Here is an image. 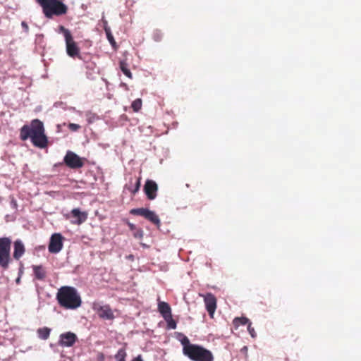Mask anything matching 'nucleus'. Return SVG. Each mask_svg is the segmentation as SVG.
<instances>
[{
	"mask_svg": "<svg viewBox=\"0 0 361 361\" xmlns=\"http://www.w3.org/2000/svg\"><path fill=\"white\" fill-rule=\"evenodd\" d=\"M20 139L22 141L30 139L34 146L41 149L48 145V138L45 135L44 124L37 118L32 120L29 125L26 124L21 127Z\"/></svg>",
	"mask_w": 361,
	"mask_h": 361,
	"instance_id": "nucleus-1",
	"label": "nucleus"
},
{
	"mask_svg": "<svg viewBox=\"0 0 361 361\" xmlns=\"http://www.w3.org/2000/svg\"><path fill=\"white\" fill-rule=\"evenodd\" d=\"M56 299L60 306L67 310L77 309L82 304L80 295L71 286L61 287L57 293Z\"/></svg>",
	"mask_w": 361,
	"mask_h": 361,
	"instance_id": "nucleus-2",
	"label": "nucleus"
},
{
	"mask_svg": "<svg viewBox=\"0 0 361 361\" xmlns=\"http://www.w3.org/2000/svg\"><path fill=\"white\" fill-rule=\"evenodd\" d=\"M36 2L42 7L47 18H51L54 16H63L68 12V6L61 0H36Z\"/></svg>",
	"mask_w": 361,
	"mask_h": 361,
	"instance_id": "nucleus-3",
	"label": "nucleus"
},
{
	"mask_svg": "<svg viewBox=\"0 0 361 361\" xmlns=\"http://www.w3.org/2000/svg\"><path fill=\"white\" fill-rule=\"evenodd\" d=\"M187 353L184 355L192 361H214L212 353L202 345L195 344L190 350H185Z\"/></svg>",
	"mask_w": 361,
	"mask_h": 361,
	"instance_id": "nucleus-4",
	"label": "nucleus"
},
{
	"mask_svg": "<svg viewBox=\"0 0 361 361\" xmlns=\"http://www.w3.org/2000/svg\"><path fill=\"white\" fill-rule=\"evenodd\" d=\"M58 32L63 35L67 54L71 58H80V48L74 41L71 31L63 25H59Z\"/></svg>",
	"mask_w": 361,
	"mask_h": 361,
	"instance_id": "nucleus-5",
	"label": "nucleus"
},
{
	"mask_svg": "<svg viewBox=\"0 0 361 361\" xmlns=\"http://www.w3.org/2000/svg\"><path fill=\"white\" fill-rule=\"evenodd\" d=\"M11 241L8 238H0V267L4 269H7L11 261Z\"/></svg>",
	"mask_w": 361,
	"mask_h": 361,
	"instance_id": "nucleus-6",
	"label": "nucleus"
},
{
	"mask_svg": "<svg viewBox=\"0 0 361 361\" xmlns=\"http://www.w3.org/2000/svg\"><path fill=\"white\" fill-rule=\"evenodd\" d=\"M92 310L99 318L105 320H113L115 318L114 311L109 305H102L99 302L92 304Z\"/></svg>",
	"mask_w": 361,
	"mask_h": 361,
	"instance_id": "nucleus-7",
	"label": "nucleus"
},
{
	"mask_svg": "<svg viewBox=\"0 0 361 361\" xmlns=\"http://www.w3.org/2000/svg\"><path fill=\"white\" fill-rule=\"evenodd\" d=\"M63 162L68 167L73 169H80L84 166V159L71 151L66 152L63 158Z\"/></svg>",
	"mask_w": 361,
	"mask_h": 361,
	"instance_id": "nucleus-8",
	"label": "nucleus"
},
{
	"mask_svg": "<svg viewBox=\"0 0 361 361\" xmlns=\"http://www.w3.org/2000/svg\"><path fill=\"white\" fill-rule=\"evenodd\" d=\"M67 219L70 220L72 224H81L85 221L87 218V213L82 212L80 209H73L71 212L66 215Z\"/></svg>",
	"mask_w": 361,
	"mask_h": 361,
	"instance_id": "nucleus-9",
	"label": "nucleus"
},
{
	"mask_svg": "<svg viewBox=\"0 0 361 361\" xmlns=\"http://www.w3.org/2000/svg\"><path fill=\"white\" fill-rule=\"evenodd\" d=\"M63 236L60 233H54L51 236L48 246L49 252L58 253L63 247Z\"/></svg>",
	"mask_w": 361,
	"mask_h": 361,
	"instance_id": "nucleus-10",
	"label": "nucleus"
},
{
	"mask_svg": "<svg viewBox=\"0 0 361 361\" xmlns=\"http://www.w3.org/2000/svg\"><path fill=\"white\" fill-rule=\"evenodd\" d=\"M158 185L155 181L152 180H147L144 185V192L150 200H153L157 195Z\"/></svg>",
	"mask_w": 361,
	"mask_h": 361,
	"instance_id": "nucleus-11",
	"label": "nucleus"
},
{
	"mask_svg": "<svg viewBox=\"0 0 361 361\" xmlns=\"http://www.w3.org/2000/svg\"><path fill=\"white\" fill-rule=\"evenodd\" d=\"M76 340L77 336L74 333L66 332L60 335L59 344L61 346L71 347L74 345Z\"/></svg>",
	"mask_w": 361,
	"mask_h": 361,
	"instance_id": "nucleus-12",
	"label": "nucleus"
},
{
	"mask_svg": "<svg viewBox=\"0 0 361 361\" xmlns=\"http://www.w3.org/2000/svg\"><path fill=\"white\" fill-rule=\"evenodd\" d=\"M204 301L209 314L212 317L216 308V299L212 293L204 295Z\"/></svg>",
	"mask_w": 361,
	"mask_h": 361,
	"instance_id": "nucleus-13",
	"label": "nucleus"
},
{
	"mask_svg": "<svg viewBox=\"0 0 361 361\" xmlns=\"http://www.w3.org/2000/svg\"><path fill=\"white\" fill-rule=\"evenodd\" d=\"M158 310L164 319L172 315L171 308L170 305L166 302H164V301L159 302Z\"/></svg>",
	"mask_w": 361,
	"mask_h": 361,
	"instance_id": "nucleus-14",
	"label": "nucleus"
},
{
	"mask_svg": "<svg viewBox=\"0 0 361 361\" xmlns=\"http://www.w3.org/2000/svg\"><path fill=\"white\" fill-rule=\"evenodd\" d=\"M32 270L35 277L37 280L43 281L47 276L45 269L42 265H33Z\"/></svg>",
	"mask_w": 361,
	"mask_h": 361,
	"instance_id": "nucleus-15",
	"label": "nucleus"
},
{
	"mask_svg": "<svg viewBox=\"0 0 361 361\" xmlns=\"http://www.w3.org/2000/svg\"><path fill=\"white\" fill-rule=\"evenodd\" d=\"M25 247L20 240H16L14 243L13 257L19 259L25 252Z\"/></svg>",
	"mask_w": 361,
	"mask_h": 361,
	"instance_id": "nucleus-16",
	"label": "nucleus"
},
{
	"mask_svg": "<svg viewBox=\"0 0 361 361\" xmlns=\"http://www.w3.org/2000/svg\"><path fill=\"white\" fill-rule=\"evenodd\" d=\"M145 219H147L154 225L159 226L160 224V220L159 216L156 214L154 212L151 211L149 209L147 211Z\"/></svg>",
	"mask_w": 361,
	"mask_h": 361,
	"instance_id": "nucleus-17",
	"label": "nucleus"
},
{
	"mask_svg": "<svg viewBox=\"0 0 361 361\" xmlns=\"http://www.w3.org/2000/svg\"><path fill=\"white\" fill-rule=\"evenodd\" d=\"M119 67L123 74L129 78L130 79L133 78V75L128 68V64L126 61H121L119 63Z\"/></svg>",
	"mask_w": 361,
	"mask_h": 361,
	"instance_id": "nucleus-18",
	"label": "nucleus"
},
{
	"mask_svg": "<svg viewBox=\"0 0 361 361\" xmlns=\"http://www.w3.org/2000/svg\"><path fill=\"white\" fill-rule=\"evenodd\" d=\"M37 332L39 338L47 340L49 337L51 329L47 327H43L38 329Z\"/></svg>",
	"mask_w": 361,
	"mask_h": 361,
	"instance_id": "nucleus-19",
	"label": "nucleus"
},
{
	"mask_svg": "<svg viewBox=\"0 0 361 361\" xmlns=\"http://www.w3.org/2000/svg\"><path fill=\"white\" fill-rule=\"evenodd\" d=\"M180 342H181V344L183 345V355L187 353V351L185 350L186 349L187 350H190V348L192 346H194L195 345V344L191 343L190 342V340L188 339V338L187 336H184L183 338L180 341Z\"/></svg>",
	"mask_w": 361,
	"mask_h": 361,
	"instance_id": "nucleus-20",
	"label": "nucleus"
},
{
	"mask_svg": "<svg viewBox=\"0 0 361 361\" xmlns=\"http://www.w3.org/2000/svg\"><path fill=\"white\" fill-rule=\"evenodd\" d=\"M148 210L149 209L147 208H137L131 209L130 213L133 215L141 216L145 218Z\"/></svg>",
	"mask_w": 361,
	"mask_h": 361,
	"instance_id": "nucleus-21",
	"label": "nucleus"
},
{
	"mask_svg": "<svg viewBox=\"0 0 361 361\" xmlns=\"http://www.w3.org/2000/svg\"><path fill=\"white\" fill-rule=\"evenodd\" d=\"M249 323V319L246 317H236L233 319V324L235 328L240 325H245Z\"/></svg>",
	"mask_w": 361,
	"mask_h": 361,
	"instance_id": "nucleus-22",
	"label": "nucleus"
},
{
	"mask_svg": "<svg viewBox=\"0 0 361 361\" xmlns=\"http://www.w3.org/2000/svg\"><path fill=\"white\" fill-rule=\"evenodd\" d=\"M104 31L106 32V37L108 39V40L109 41V42L114 45V44H116L115 42V40H114V38L111 34V29L109 27L107 26V22L105 21L104 22Z\"/></svg>",
	"mask_w": 361,
	"mask_h": 361,
	"instance_id": "nucleus-23",
	"label": "nucleus"
},
{
	"mask_svg": "<svg viewBox=\"0 0 361 361\" xmlns=\"http://www.w3.org/2000/svg\"><path fill=\"white\" fill-rule=\"evenodd\" d=\"M140 183H141V177H137L136 178V181L135 183V185L133 187H128V190L130 191V192L133 194V195H135L136 194L139 190H140Z\"/></svg>",
	"mask_w": 361,
	"mask_h": 361,
	"instance_id": "nucleus-24",
	"label": "nucleus"
},
{
	"mask_svg": "<svg viewBox=\"0 0 361 361\" xmlns=\"http://www.w3.org/2000/svg\"><path fill=\"white\" fill-rule=\"evenodd\" d=\"M167 324V329H176V322L173 319L172 315L164 318Z\"/></svg>",
	"mask_w": 361,
	"mask_h": 361,
	"instance_id": "nucleus-25",
	"label": "nucleus"
},
{
	"mask_svg": "<svg viewBox=\"0 0 361 361\" xmlns=\"http://www.w3.org/2000/svg\"><path fill=\"white\" fill-rule=\"evenodd\" d=\"M132 234L135 238L141 239L143 236V233L140 227H130Z\"/></svg>",
	"mask_w": 361,
	"mask_h": 361,
	"instance_id": "nucleus-26",
	"label": "nucleus"
},
{
	"mask_svg": "<svg viewBox=\"0 0 361 361\" xmlns=\"http://www.w3.org/2000/svg\"><path fill=\"white\" fill-rule=\"evenodd\" d=\"M126 353L123 348H121L118 350L115 355L116 361H126Z\"/></svg>",
	"mask_w": 361,
	"mask_h": 361,
	"instance_id": "nucleus-27",
	"label": "nucleus"
},
{
	"mask_svg": "<svg viewBox=\"0 0 361 361\" xmlns=\"http://www.w3.org/2000/svg\"><path fill=\"white\" fill-rule=\"evenodd\" d=\"M142 104V102L141 99H136L132 102L131 107L134 111L137 112L141 109Z\"/></svg>",
	"mask_w": 361,
	"mask_h": 361,
	"instance_id": "nucleus-28",
	"label": "nucleus"
},
{
	"mask_svg": "<svg viewBox=\"0 0 361 361\" xmlns=\"http://www.w3.org/2000/svg\"><path fill=\"white\" fill-rule=\"evenodd\" d=\"M247 330L252 338H255L257 336V333L255 332V329L251 326L250 323L248 324Z\"/></svg>",
	"mask_w": 361,
	"mask_h": 361,
	"instance_id": "nucleus-29",
	"label": "nucleus"
},
{
	"mask_svg": "<svg viewBox=\"0 0 361 361\" xmlns=\"http://www.w3.org/2000/svg\"><path fill=\"white\" fill-rule=\"evenodd\" d=\"M68 128L71 131H77L80 128V126L78 124H75V123H69Z\"/></svg>",
	"mask_w": 361,
	"mask_h": 361,
	"instance_id": "nucleus-30",
	"label": "nucleus"
},
{
	"mask_svg": "<svg viewBox=\"0 0 361 361\" xmlns=\"http://www.w3.org/2000/svg\"><path fill=\"white\" fill-rule=\"evenodd\" d=\"M21 25H22V27H23V29L25 30V32H28L29 27H28L27 24L25 21H23L21 23Z\"/></svg>",
	"mask_w": 361,
	"mask_h": 361,
	"instance_id": "nucleus-31",
	"label": "nucleus"
},
{
	"mask_svg": "<svg viewBox=\"0 0 361 361\" xmlns=\"http://www.w3.org/2000/svg\"><path fill=\"white\" fill-rule=\"evenodd\" d=\"M11 204L12 205V207L14 209H17L18 204L16 200L13 198L11 201Z\"/></svg>",
	"mask_w": 361,
	"mask_h": 361,
	"instance_id": "nucleus-32",
	"label": "nucleus"
},
{
	"mask_svg": "<svg viewBox=\"0 0 361 361\" xmlns=\"http://www.w3.org/2000/svg\"><path fill=\"white\" fill-rule=\"evenodd\" d=\"M98 358H99V361H104V354L103 353H99L98 355Z\"/></svg>",
	"mask_w": 361,
	"mask_h": 361,
	"instance_id": "nucleus-33",
	"label": "nucleus"
},
{
	"mask_svg": "<svg viewBox=\"0 0 361 361\" xmlns=\"http://www.w3.org/2000/svg\"><path fill=\"white\" fill-rule=\"evenodd\" d=\"M132 361H142V358H141V356H140V355H139V356H137V357H135V358L133 359V360H132Z\"/></svg>",
	"mask_w": 361,
	"mask_h": 361,
	"instance_id": "nucleus-34",
	"label": "nucleus"
},
{
	"mask_svg": "<svg viewBox=\"0 0 361 361\" xmlns=\"http://www.w3.org/2000/svg\"><path fill=\"white\" fill-rule=\"evenodd\" d=\"M241 351L245 353V354L247 353V346H244L242 349H241Z\"/></svg>",
	"mask_w": 361,
	"mask_h": 361,
	"instance_id": "nucleus-35",
	"label": "nucleus"
},
{
	"mask_svg": "<svg viewBox=\"0 0 361 361\" xmlns=\"http://www.w3.org/2000/svg\"><path fill=\"white\" fill-rule=\"evenodd\" d=\"M121 85H122L123 87H124L126 90H128V85H127L126 84H125V83H122V84H121Z\"/></svg>",
	"mask_w": 361,
	"mask_h": 361,
	"instance_id": "nucleus-36",
	"label": "nucleus"
},
{
	"mask_svg": "<svg viewBox=\"0 0 361 361\" xmlns=\"http://www.w3.org/2000/svg\"><path fill=\"white\" fill-rule=\"evenodd\" d=\"M16 282L18 283L20 282V278L17 279Z\"/></svg>",
	"mask_w": 361,
	"mask_h": 361,
	"instance_id": "nucleus-37",
	"label": "nucleus"
}]
</instances>
